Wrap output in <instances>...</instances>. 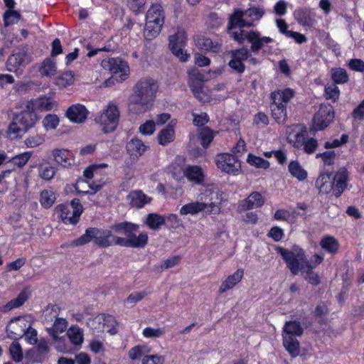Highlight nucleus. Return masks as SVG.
Listing matches in <instances>:
<instances>
[{
	"label": "nucleus",
	"mask_w": 364,
	"mask_h": 364,
	"mask_svg": "<svg viewBox=\"0 0 364 364\" xmlns=\"http://www.w3.org/2000/svg\"><path fill=\"white\" fill-rule=\"evenodd\" d=\"M56 69V62L53 58L48 57L42 62L39 71L41 75L50 77L55 74Z\"/></svg>",
	"instance_id": "nucleus-37"
},
{
	"label": "nucleus",
	"mask_w": 364,
	"mask_h": 364,
	"mask_svg": "<svg viewBox=\"0 0 364 364\" xmlns=\"http://www.w3.org/2000/svg\"><path fill=\"white\" fill-rule=\"evenodd\" d=\"M277 251L293 275H297L299 272L306 274L314 272V269L321 264L324 259L323 254H314L309 261L305 250L298 245H294L291 250L277 247Z\"/></svg>",
	"instance_id": "nucleus-3"
},
{
	"label": "nucleus",
	"mask_w": 364,
	"mask_h": 364,
	"mask_svg": "<svg viewBox=\"0 0 364 364\" xmlns=\"http://www.w3.org/2000/svg\"><path fill=\"white\" fill-rule=\"evenodd\" d=\"M60 311V308L57 304H48L46 311H45V317L46 319L49 318L50 321H53V318H58L59 313Z\"/></svg>",
	"instance_id": "nucleus-62"
},
{
	"label": "nucleus",
	"mask_w": 364,
	"mask_h": 364,
	"mask_svg": "<svg viewBox=\"0 0 364 364\" xmlns=\"http://www.w3.org/2000/svg\"><path fill=\"white\" fill-rule=\"evenodd\" d=\"M165 21V11L159 3L152 4L146 14V25L144 36L151 41L160 33Z\"/></svg>",
	"instance_id": "nucleus-7"
},
{
	"label": "nucleus",
	"mask_w": 364,
	"mask_h": 364,
	"mask_svg": "<svg viewBox=\"0 0 364 364\" xmlns=\"http://www.w3.org/2000/svg\"><path fill=\"white\" fill-rule=\"evenodd\" d=\"M328 314V309L324 303L318 304L314 311V316L318 318V323L321 325L326 323L325 316Z\"/></svg>",
	"instance_id": "nucleus-50"
},
{
	"label": "nucleus",
	"mask_w": 364,
	"mask_h": 364,
	"mask_svg": "<svg viewBox=\"0 0 364 364\" xmlns=\"http://www.w3.org/2000/svg\"><path fill=\"white\" fill-rule=\"evenodd\" d=\"M55 105L56 102L51 97L46 95H42L27 102V107L35 112L36 110L40 112L51 111Z\"/></svg>",
	"instance_id": "nucleus-21"
},
{
	"label": "nucleus",
	"mask_w": 364,
	"mask_h": 364,
	"mask_svg": "<svg viewBox=\"0 0 364 364\" xmlns=\"http://www.w3.org/2000/svg\"><path fill=\"white\" fill-rule=\"evenodd\" d=\"M146 148L144 142L137 138L132 139L126 145L127 151L133 159H137L142 156Z\"/></svg>",
	"instance_id": "nucleus-29"
},
{
	"label": "nucleus",
	"mask_w": 364,
	"mask_h": 364,
	"mask_svg": "<svg viewBox=\"0 0 364 364\" xmlns=\"http://www.w3.org/2000/svg\"><path fill=\"white\" fill-rule=\"evenodd\" d=\"M176 124V120H171L168 125L162 129L158 134L157 140L160 145L166 146L173 142L175 139V129L174 127Z\"/></svg>",
	"instance_id": "nucleus-27"
},
{
	"label": "nucleus",
	"mask_w": 364,
	"mask_h": 364,
	"mask_svg": "<svg viewBox=\"0 0 364 364\" xmlns=\"http://www.w3.org/2000/svg\"><path fill=\"white\" fill-rule=\"evenodd\" d=\"M26 321L22 319L21 316H17L10 320V324L6 327L8 337L17 340L23 336H26L27 342L31 345L37 343V331L31 327L26 326Z\"/></svg>",
	"instance_id": "nucleus-10"
},
{
	"label": "nucleus",
	"mask_w": 364,
	"mask_h": 364,
	"mask_svg": "<svg viewBox=\"0 0 364 364\" xmlns=\"http://www.w3.org/2000/svg\"><path fill=\"white\" fill-rule=\"evenodd\" d=\"M348 138L349 136L348 134H343L341 135L340 139H335L331 141H326L323 144V146L326 149L339 147L346 144L348 141Z\"/></svg>",
	"instance_id": "nucleus-58"
},
{
	"label": "nucleus",
	"mask_w": 364,
	"mask_h": 364,
	"mask_svg": "<svg viewBox=\"0 0 364 364\" xmlns=\"http://www.w3.org/2000/svg\"><path fill=\"white\" fill-rule=\"evenodd\" d=\"M349 171L346 167H341L334 173L332 178L333 186V196L336 198L341 196L343 193L345 191L348 186V182L349 180Z\"/></svg>",
	"instance_id": "nucleus-18"
},
{
	"label": "nucleus",
	"mask_w": 364,
	"mask_h": 364,
	"mask_svg": "<svg viewBox=\"0 0 364 364\" xmlns=\"http://www.w3.org/2000/svg\"><path fill=\"white\" fill-rule=\"evenodd\" d=\"M247 162L252 166H255L259 168L267 169L270 166L269 161L260 157L255 156L252 154H249L247 159Z\"/></svg>",
	"instance_id": "nucleus-47"
},
{
	"label": "nucleus",
	"mask_w": 364,
	"mask_h": 364,
	"mask_svg": "<svg viewBox=\"0 0 364 364\" xmlns=\"http://www.w3.org/2000/svg\"><path fill=\"white\" fill-rule=\"evenodd\" d=\"M331 79L335 85L344 84L349 80V76L344 68H335L331 70Z\"/></svg>",
	"instance_id": "nucleus-44"
},
{
	"label": "nucleus",
	"mask_w": 364,
	"mask_h": 364,
	"mask_svg": "<svg viewBox=\"0 0 364 364\" xmlns=\"http://www.w3.org/2000/svg\"><path fill=\"white\" fill-rule=\"evenodd\" d=\"M101 66L112 73V76L105 81L107 86L114 84V81L122 82L129 75L128 63L120 58L104 59L101 62Z\"/></svg>",
	"instance_id": "nucleus-8"
},
{
	"label": "nucleus",
	"mask_w": 364,
	"mask_h": 364,
	"mask_svg": "<svg viewBox=\"0 0 364 364\" xmlns=\"http://www.w3.org/2000/svg\"><path fill=\"white\" fill-rule=\"evenodd\" d=\"M68 322L65 318H56L53 327L48 329L49 335L55 341H60L63 337H59L58 334L63 333L67 328Z\"/></svg>",
	"instance_id": "nucleus-34"
},
{
	"label": "nucleus",
	"mask_w": 364,
	"mask_h": 364,
	"mask_svg": "<svg viewBox=\"0 0 364 364\" xmlns=\"http://www.w3.org/2000/svg\"><path fill=\"white\" fill-rule=\"evenodd\" d=\"M75 75L73 71H66L56 78V85L61 87H67L74 83Z\"/></svg>",
	"instance_id": "nucleus-48"
},
{
	"label": "nucleus",
	"mask_w": 364,
	"mask_h": 364,
	"mask_svg": "<svg viewBox=\"0 0 364 364\" xmlns=\"http://www.w3.org/2000/svg\"><path fill=\"white\" fill-rule=\"evenodd\" d=\"M217 167L223 172L236 176L241 170V165L237 158L229 153L218 154L215 158Z\"/></svg>",
	"instance_id": "nucleus-15"
},
{
	"label": "nucleus",
	"mask_w": 364,
	"mask_h": 364,
	"mask_svg": "<svg viewBox=\"0 0 364 364\" xmlns=\"http://www.w3.org/2000/svg\"><path fill=\"white\" fill-rule=\"evenodd\" d=\"M351 116L354 120L361 121L364 119V99L353 110Z\"/></svg>",
	"instance_id": "nucleus-64"
},
{
	"label": "nucleus",
	"mask_w": 364,
	"mask_h": 364,
	"mask_svg": "<svg viewBox=\"0 0 364 364\" xmlns=\"http://www.w3.org/2000/svg\"><path fill=\"white\" fill-rule=\"evenodd\" d=\"M139 230L138 224L129 221L116 223L111 225L110 230L89 227L86 228L85 233L74 240L71 245L73 247H79L92 242L95 246L101 249L114 245L144 248L148 244L149 236L146 232H141L136 235Z\"/></svg>",
	"instance_id": "nucleus-1"
},
{
	"label": "nucleus",
	"mask_w": 364,
	"mask_h": 364,
	"mask_svg": "<svg viewBox=\"0 0 364 364\" xmlns=\"http://www.w3.org/2000/svg\"><path fill=\"white\" fill-rule=\"evenodd\" d=\"M66 336L70 343L75 346H80L83 342L82 331L77 326H70L66 333Z\"/></svg>",
	"instance_id": "nucleus-39"
},
{
	"label": "nucleus",
	"mask_w": 364,
	"mask_h": 364,
	"mask_svg": "<svg viewBox=\"0 0 364 364\" xmlns=\"http://www.w3.org/2000/svg\"><path fill=\"white\" fill-rule=\"evenodd\" d=\"M54 160L63 167H68L73 161V154L68 149H56L53 151Z\"/></svg>",
	"instance_id": "nucleus-30"
},
{
	"label": "nucleus",
	"mask_w": 364,
	"mask_h": 364,
	"mask_svg": "<svg viewBox=\"0 0 364 364\" xmlns=\"http://www.w3.org/2000/svg\"><path fill=\"white\" fill-rule=\"evenodd\" d=\"M38 120V117L36 112L28 109L26 104L24 109L14 115L9 126V132L17 136L32 128Z\"/></svg>",
	"instance_id": "nucleus-9"
},
{
	"label": "nucleus",
	"mask_w": 364,
	"mask_h": 364,
	"mask_svg": "<svg viewBox=\"0 0 364 364\" xmlns=\"http://www.w3.org/2000/svg\"><path fill=\"white\" fill-rule=\"evenodd\" d=\"M324 96L326 100H331L336 102L340 96V90L336 85L326 86L324 88Z\"/></svg>",
	"instance_id": "nucleus-56"
},
{
	"label": "nucleus",
	"mask_w": 364,
	"mask_h": 364,
	"mask_svg": "<svg viewBox=\"0 0 364 364\" xmlns=\"http://www.w3.org/2000/svg\"><path fill=\"white\" fill-rule=\"evenodd\" d=\"M91 328L98 331H104L107 330L110 334L114 335L117 333L115 326L117 321L115 318L107 314H101L96 317L90 320Z\"/></svg>",
	"instance_id": "nucleus-17"
},
{
	"label": "nucleus",
	"mask_w": 364,
	"mask_h": 364,
	"mask_svg": "<svg viewBox=\"0 0 364 364\" xmlns=\"http://www.w3.org/2000/svg\"><path fill=\"white\" fill-rule=\"evenodd\" d=\"M59 118L55 114H48L43 119V125L46 130H52L57 128L59 124Z\"/></svg>",
	"instance_id": "nucleus-52"
},
{
	"label": "nucleus",
	"mask_w": 364,
	"mask_h": 364,
	"mask_svg": "<svg viewBox=\"0 0 364 364\" xmlns=\"http://www.w3.org/2000/svg\"><path fill=\"white\" fill-rule=\"evenodd\" d=\"M245 16V11L239 9H234L232 14L229 16L228 23V30L231 31L236 28H240V30H243V28H250L254 26L252 22L247 21L244 18Z\"/></svg>",
	"instance_id": "nucleus-20"
},
{
	"label": "nucleus",
	"mask_w": 364,
	"mask_h": 364,
	"mask_svg": "<svg viewBox=\"0 0 364 364\" xmlns=\"http://www.w3.org/2000/svg\"><path fill=\"white\" fill-rule=\"evenodd\" d=\"M307 137V132L306 127H303L301 130L294 135V138L290 142L292 146L296 149H301L303 147L304 142Z\"/></svg>",
	"instance_id": "nucleus-53"
},
{
	"label": "nucleus",
	"mask_w": 364,
	"mask_h": 364,
	"mask_svg": "<svg viewBox=\"0 0 364 364\" xmlns=\"http://www.w3.org/2000/svg\"><path fill=\"white\" fill-rule=\"evenodd\" d=\"M288 171L292 177L303 181L307 178L308 173L297 160L291 161L288 165Z\"/></svg>",
	"instance_id": "nucleus-33"
},
{
	"label": "nucleus",
	"mask_w": 364,
	"mask_h": 364,
	"mask_svg": "<svg viewBox=\"0 0 364 364\" xmlns=\"http://www.w3.org/2000/svg\"><path fill=\"white\" fill-rule=\"evenodd\" d=\"M264 203V197L257 191L251 193L246 198L238 203L237 211L243 212L262 207Z\"/></svg>",
	"instance_id": "nucleus-19"
},
{
	"label": "nucleus",
	"mask_w": 364,
	"mask_h": 364,
	"mask_svg": "<svg viewBox=\"0 0 364 364\" xmlns=\"http://www.w3.org/2000/svg\"><path fill=\"white\" fill-rule=\"evenodd\" d=\"M214 192L211 190H205L203 193L200 195V200L201 202H192L183 205L180 209L181 215H195L200 212L205 210L206 208H210V213L219 212L220 207L216 202L213 201Z\"/></svg>",
	"instance_id": "nucleus-11"
},
{
	"label": "nucleus",
	"mask_w": 364,
	"mask_h": 364,
	"mask_svg": "<svg viewBox=\"0 0 364 364\" xmlns=\"http://www.w3.org/2000/svg\"><path fill=\"white\" fill-rule=\"evenodd\" d=\"M332 173H323L319 175L316 181V187L319 193L328 194L332 192L333 194V186L331 178Z\"/></svg>",
	"instance_id": "nucleus-28"
},
{
	"label": "nucleus",
	"mask_w": 364,
	"mask_h": 364,
	"mask_svg": "<svg viewBox=\"0 0 364 364\" xmlns=\"http://www.w3.org/2000/svg\"><path fill=\"white\" fill-rule=\"evenodd\" d=\"M245 16L250 18V21H258L262 18L264 14V10L260 7H250L245 11Z\"/></svg>",
	"instance_id": "nucleus-57"
},
{
	"label": "nucleus",
	"mask_w": 364,
	"mask_h": 364,
	"mask_svg": "<svg viewBox=\"0 0 364 364\" xmlns=\"http://www.w3.org/2000/svg\"><path fill=\"white\" fill-rule=\"evenodd\" d=\"M231 38L240 45L244 44L247 41L250 43V48L242 47L230 50L228 53L230 60L228 63L231 70L237 74L241 75L245 71V61L251 56V53H258L262 49L265 43H272L274 39L269 36H261L258 31H249L240 30L239 31L230 32Z\"/></svg>",
	"instance_id": "nucleus-2"
},
{
	"label": "nucleus",
	"mask_w": 364,
	"mask_h": 364,
	"mask_svg": "<svg viewBox=\"0 0 364 364\" xmlns=\"http://www.w3.org/2000/svg\"><path fill=\"white\" fill-rule=\"evenodd\" d=\"M166 220L164 216L157 213L147 215L146 224L151 230H159L161 225H165Z\"/></svg>",
	"instance_id": "nucleus-41"
},
{
	"label": "nucleus",
	"mask_w": 364,
	"mask_h": 364,
	"mask_svg": "<svg viewBox=\"0 0 364 364\" xmlns=\"http://www.w3.org/2000/svg\"><path fill=\"white\" fill-rule=\"evenodd\" d=\"M56 200L55 194L52 191L43 190L40 193L39 202L43 208L48 209Z\"/></svg>",
	"instance_id": "nucleus-42"
},
{
	"label": "nucleus",
	"mask_w": 364,
	"mask_h": 364,
	"mask_svg": "<svg viewBox=\"0 0 364 364\" xmlns=\"http://www.w3.org/2000/svg\"><path fill=\"white\" fill-rule=\"evenodd\" d=\"M28 291L26 289H23L18 294L16 298L11 299L6 305L3 306L2 311L6 312L13 309L21 306L28 300Z\"/></svg>",
	"instance_id": "nucleus-32"
},
{
	"label": "nucleus",
	"mask_w": 364,
	"mask_h": 364,
	"mask_svg": "<svg viewBox=\"0 0 364 364\" xmlns=\"http://www.w3.org/2000/svg\"><path fill=\"white\" fill-rule=\"evenodd\" d=\"M9 354L14 362L19 363L23 360V350L18 341H13L9 346Z\"/></svg>",
	"instance_id": "nucleus-49"
},
{
	"label": "nucleus",
	"mask_w": 364,
	"mask_h": 364,
	"mask_svg": "<svg viewBox=\"0 0 364 364\" xmlns=\"http://www.w3.org/2000/svg\"><path fill=\"white\" fill-rule=\"evenodd\" d=\"M186 42L187 35L183 29H178L174 34L168 38L169 49L181 62H186L190 58V54L186 50H184Z\"/></svg>",
	"instance_id": "nucleus-14"
},
{
	"label": "nucleus",
	"mask_w": 364,
	"mask_h": 364,
	"mask_svg": "<svg viewBox=\"0 0 364 364\" xmlns=\"http://www.w3.org/2000/svg\"><path fill=\"white\" fill-rule=\"evenodd\" d=\"M150 351L151 348L145 344L136 345L129 349L128 352V357L132 360H139L143 358V357Z\"/></svg>",
	"instance_id": "nucleus-38"
},
{
	"label": "nucleus",
	"mask_w": 364,
	"mask_h": 364,
	"mask_svg": "<svg viewBox=\"0 0 364 364\" xmlns=\"http://www.w3.org/2000/svg\"><path fill=\"white\" fill-rule=\"evenodd\" d=\"M38 176L45 181L51 180L56 173V168L49 163L41 164L38 168Z\"/></svg>",
	"instance_id": "nucleus-40"
},
{
	"label": "nucleus",
	"mask_w": 364,
	"mask_h": 364,
	"mask_svg": "<svg viewBox=\"0 0 364 364\" xmlns=\"http://www.w3.org/2000/svg\"><path fill=\"white\" fill-rule=\"evenodd\" d=\"M295 91L290 88L277 89L269 95L270 111L273 119L279 124H284L287 121V104L295 96Z\"/></svg>",
	"instance_id": "nucleus-5"
},
{
	"label": "nucleus",
	"mask_w": 364,
	"mask_h": 364,
	"mask_svg": "<svg viewBox=\"0 0 364 364\" xmlns=\"http://www.w3.org/2000/svg\"><path fill=\"white\" fill-rule=\"evenodd\" d=\"M22 60V57L19 54L9 56L6 61L7 70L10 72H15L21 65Z\"/></svg>",
	"instance_id": "nucleus-55"
},
{
	"label": "nucleus",
	"mask_w": 364,
	"mask_h": 364,
	"mask_svg": "<svg viewBox=\"0 0 364 364\" xmlns=\"http://www.w3.org/2000/svg\"><path fill=\"white\" fill-rule=\"evenodd\" d=\"M318 146V141L314 138L306 139L303 146L304 151L307 154H314Z\"/></svg>",
	"instance_id": "nucleus-61"
},
{
	"label": "nucleus",
	"mask_w": 364,
	"mask_h": 364,
	"mask_svg": "<svg viewBox=\"0 0 364 364\" xmlns=\"http://www.w3.org/2000/svg\"><path fill=\"white\" fill-rule=\"evenodd\" d=\"M319 245L324 251L332 255L337 254L340 248L338 240L331 235L323 237Z\"/></svg>",
	"instance_id": "nucleus-31"
},
{
	"label": "nucleus",
	"mask_w": 364,
	"mask_h": 364,
	"mask_svg": "<svg viewBox=\"0 0 364 364\" xmlns=\"http://www.w3.org/2000/svg\"><path fill=\"white\" fill-rule=\"evenodd\" d=\"M21 18L19 11L11 9L6 10L3 14V21L5 26H9L17 23Z\"/></svg>",
	"instance_id": "nucleus-46"
},
{
	"label": "nucleus",
	"mask_w": 364,
	"mask_h": 364,
	"mask_svg": "<svg viewBox=\"0 0 364 364\" xmlns=\"http://www.w3.org/2000/svg\"><path fill=\"white\" fill-rule=\"evenodd\" d=\"M32 151H25L13 156L9 162L11 163L14 167L22 168L32 156Z\"/></svg>",
	"instance_id": "nucleus-43"
},
{
	"label": "nucleus",
	"mask_w": 364,
	"mask_h": 364,
	"mask_svg": "<svg viewBox=\"0 0 364 364\" xmlns=\"http://www.w3.org/2000/svg\"><path fill=\"white\" fill-rule=\"evenodd\" d=\"M165 334L164 328H154L151 327H146L142 331V335L146 338H157Z\"/></svg>",
	"instance_id": "nucleus-54"
},
{
	"label": "nucleus",
	"mask_w": 364,
	"mask_h": 364,
	"mask_svg": "<svg viewBox=\"0 0 364 364\" xmlns=\"http://www.w3.org/2000/svg\"><path fill=\"white\" fill-rule=\"evenodd\" d=\"M88 111L85 105L75 104L70 106L66 111V117L74 123H82L87 117Z\"/></svg>",
	"instance_id": "nucleus-22"
},
{
	"label": "nucleus",
	"mask_w": 364,
	"mask_h": 364,
	"mask_svg": "<svg viewBox=\"0 0 364 364\" xmlns=\"http://www.w3.org/2000/svg\"><path fill=\"white\" fill-rule=\"evenodd\" d=\"M244 276V269H237L233 274L229 275L220 284L218 293L223 294L230 289H232L241 282Z\"/></svg>",
	"instance_id": "nucleus-24"
},
{
	"label": "nucleus",
	"mask_w": 364,
	"mask_h": 364,
	"mask_svg": "<svg viewBox=\"0 0 364 364\" xmlns=\"http://www.w3.org/2000/svg\"><path fill=\"white\" fill-rule=\"evenodd\" d=\"M347 66L353 71L364 73V61L360 58H352L349 60Z\"/></svg>",
	"instance_id": "nucleus-60"
},
{
	"label": "nucleus",
	"mask_w": 364,
	"mask_h": 364,
	"mask_svg": "<svg viewBox=\"0 0 364 364\" xmlns=\"http://www.w3.org/2000/svg\"><path fill=\"white\" fill-rule=\"evenodd\" d=\"M55 211L65 225H75L78 223L83 212V208L79 198L73 199L70 203L57 205Z\"/></svg>",
	"instance_id": "nucleus-12"
},
{
	"label": "nucleus",
	"mask_w": 364,
	"mask_h": 364,
	"mask_svg": "<svg viewBox=\"0 0 364 364\" xmlns=\"http://www.w3.org/2000/svg\"><path fill=\"white\" fill-rule=\"evenodd\" d=\"M335 116L332 106L321 105L312 119V127L315 131L326 129L333 120Z\"/></svg>",
	"instance_id": "nucleus-16"
},
{
	"label": "nucleus",
	"mask_w": 364,
	"mask_h": 364,
	"mask_svg": "<svg viewBox=\"0 0 364 364\" xmlns=\"http://www.w3.org/2000/svg\"><path fill=\"white\" fill-rule=\"evenodd\" d=\"M49 347L46 341H41L33 353V360L36 363H43L48 357Z\"/></svg>",
	"instance_id": "nucleus-35"
},
{
	"label": "nucleus",
	"mask_w": 364,
	"mask_h": 364,
	"mask_svg": "<svg viewBox=\"0 0 364 364\" xmlns=\"http://www.w3.org/2000/svg\"><path fill=\"white\" fill-rule=\"evenodd\" d=\"M185 177L194 184L202 185L205 181L203 168L198 165H188L184 170Z\"/></svg>",
	"instance_id": "nucleus-25"
},
{
	"label": "nucleus",
	"mask_w": 364,
	"mask_h": 364,
	"mask_svg": "<svg viewBox=\"0 0 364 364\" xmlns=\"http://www.w3.org/2000/svg\"><path fill=\"white\" fill-rule=\"evenodd\" d=\"M194 42L196 47L202 50L218 53L221 50V45L219 43L213 41L211 38L203 35L196 36L194 38Z\"/></svg>",
	"instance_id": "nucleus-23"
},
{
	"label": "nucleus",
	"mask_w": 364,
	"mask_h": 364,
	"mask_svg": "<svg viewBox=\"0 0 364 364\" xmlns=\"http://www.w3.org/2000/svg\"><path fill=\"white\" fill-rule=\"evenodd\" d=\"M159 85L151 78H141L134 85L132 94V102L139 105L141 112L150 109L156 98Z\"/></svg>",
	"instance_id": "nucleus-4"
},
{
	"label": "nucleus",
	"mask_w": 364,
	"mask_h": 364,
	"mask_svg": "<svg viewBox=\"0 0 364 364\" xmlns=\"http://www.w3.org/2000/svg\"><path fill=\"white\" fill-rule=\"evenodd\" d=\"M165 358L159 355H146L141 360V364H164Z\"/></svg>",
	"instance_id": "nucleus-63"
},
{
	"label": "nucleus",
	"mask_w": 364,
	"mask_h": 364,
	"mask_svg": "<svg viewBox=\"0 0 364 364\" xmlns=\"http://www.w3.org/2000/svg\"><path fill=\"white\" fill-rule=\"evenodd\" d=\"M304 333V328L298 321H287L282 328V344L285 350L293 358L300 354V343L297 337Z\"/></svg>",
	"instance_id": "nucleus-6"
},
{
	"label": "nucleus",
	"mask_w": 364,
	"mask_h": 364,
	"mask_svg": "<svg viewBox=\"0 0 364 364\" xmlns=\"http://www.w3.org/2000/svg\"><path fill=\"white\" fill-rule=\"evenodd\" d=\"M149 294V292L146 290L141 291H135L130 294L124 301L127 304H136L141 301Z\"/></svg>",
	"instance_id": "nucleus-59"
},
{
	"label": "nucleus",
	"mask_w": 364,
	"mask_h": 364,
	"mask_svg": "<svg viewBox=\"0 0 364 364\" xmlns=\"http://www.w3.org/2000/svg\"><path fill=\"white\" fill-rule=\"evenodd\" d=\"M217 132L213 131L208 127H203L198 132V138L201 146L204 149L208 148L210 143L213 141Z\"/></svg>",
	"instance_id": "nucleus-36"
},
{
	"label": "nucleus",
	"mask_w": 364,
	"mask_h": 364,
	"mask_svg": "<svg viewBox=\"0 0 364 364\" xmlns=\"http://www.w3.org/2000/svg\"><path fill=\"white\" fill-rule=\"evenodd\" d=\"M295 16L297 21L303 26H311L313 24V19L309 9L303 8L296 10L295 11Z\"/></svg>",
	"instance_id": "nucleus-45"
},
{
	"label": "nucleus",
	"mask_w": 364,
	"mask_h": 364,
	"mask_svg": "<svg viewBox=\"0 0 364 364\" xmlns=\"http://www.w3.org/2000/svg\"><path fill=\"white\" fill-rule=\"evenodd\" d=\"M316 159H321L325 166H331L335 164L336 154L335 151L328 150L322 153H318L316 155Z\"/></svg>",
	"instance_id": "nucleus-51"
},
{
	"label": "nucleus",
	"mask_w": 364,
	"mask_h": 364,
	"mask_svg": "<svg viewBox=\"0 0 364 364\" xmlns=\"http://www.w3.org/2000/svg\"><path fill=\"white\" fill-rule=\"evenodd\" d=\"M119 116L120 112L117 105L110 102L95 120L100 125L103 133L109 134L116 130L119 124Z\"/></svg>",
	"instance_id": "nucleus-13"
},
{
	"label": "nucleus",
	"mask_w": 364,
	"mask_h": 364,
	"mask_svg": "<svg viewBox=\"0 0 364 364\" xmlns=\"http://www.w3.org/2000/svg\"><path fill=\"white\" fill-rule=\"evenodd\" d=\"M130 206L136 208H142L146 204L151 202V198L146 196L141 190L131 191L127 196Z\"/></svg>",
	"instance_id": "nucleus-26"
}]
</instances>
